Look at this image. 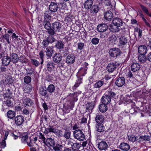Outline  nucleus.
Returning a JSON list of instances; mask_svg holds the SVG:
<instances>
[{
	"label": "nucleus",
	"instance_id": "obj_1",
	"mask_svg": "<svg viewBox=\"0 0 151 151\" xmlns=\"http://www.w3.org/2000/svg\"><path fill=\"white\" fill-rule=\"evenodd\" d=\"M73 136L74 138L80 141L84 140L85 138L84 134L82 130L80 129L74 131Z\"/></svg>",
	"mask_w": 151,
	"mask_h": 151
},
{
	"label": "nucleus",
	"instance_id": "obj_2",
	"mask_svg": "<svg viewBox=\"0 0 151 151\" xmlns=\"http://www.w3.org/2000/svg\"><path fill=\"white\" fill-rule=\"evenodd\" d=\"M68 147L73 150L78 149L80 147V145L78 143L75 142L73 139H70L67 141Z\"/></svg>",
	"mask_w": 151,
	"mask_h": 151
},
{
	"label": "nucleus",
	"instance_id": "obj_3",
	"mask_svg": "<svg viewBox=\"0 0 151 151\" xmlns=\"http://www.w3.org/2000/svg\"><path fill=\"white\" fill-rule=\"evenodd\" d=\"M109 53L111 57L116 58L120 55L121 51L118 48H113L109 50Z\"/></svg>",
	"mask_w": 151,
	"mask_h": 151
},
{
	"label": "nucleus",
	"instance_id": "obj_4",
	"mask_svg": "<svg viewBox=\"0 0 151 151\" xmlns=\"http://www.w3.org/2000/svg\"><path fill=\"white\" fill-rule=\"evenodd\" d=\"M77 93L74 92L73 93H70L67 97V99L70 103H73L76 102L78 99L77 98Z\"/></svg>",
	"mask_w": 151,
	"mask_h": 151
},
{
	"label": "nucleus",
	"instance_id": "obj_5",
	"mask_svg": "<svg viewBox=\"0 0 151 151\" xmlns=\"http://www.w3.org/2000/svg\"><path fill=\"white\" fill-rule=\"evenodd\" d=\"M119 46L123 47L124 46L127 45L128 42V39L125 36H119L118 39Z\"/></svg>",
	"mask_w": 151,
	"mask_h": 151
},
{
	"label": "nucleus",
	"instance_id": "obj_6",
	"mask_svg": "<svg viewBox=\"0 0 151 151\" xmlns=\"http://www.w3.org/2000/svg\"><path fill=\"white\" fill-rule=\"evenodd\" d=\"M21 101L23 104L26 106H30L32 105L33 102L32 100L28 98L26 96H24L22 98Z\"/></svg>",
	"mask_w": 151,
	"mask_h": 151
},
{
	"label": "nucleus",
	"instance_id": "obj_7",
	"mask_svg": "<svg viewBox=\"0 0 151 151\" xmlns=\"http://www.w3.org/2000/svg\"><path fill=\"white\" fill-rule=\"evenodd\" d=\"M59 3L57 2L56 1L55 2H52L50 4L49 6L50 10L52 12H56L58 8V5Z\"/></svg>",
	"mask_w": 151,
	"mask_h": 151
},
{
	"label": "nucleus",
	"instance_id": "obj_8",
	"mask_svg": "<svg viewBox=\"0 0 151 151\" xmlns=\"http://www.w3.org/2000/svg\"><path fill=\"white\" fill-rule=\"evenodd\" d=\"M125 80L123 77H119L116 78L115 82L116 85L118 87H122L125 84Z\"/></svg>",
	"mask_w": 151,
	"mask_h": 151
},
{
	"label": "nucleus",
	"instance_id": "obj_9",
	"mask_svg": "<svg viewBox=\"0 0 151 151\" xmlns=\"http://www.w3.org/2000/svg\"><path fill=\"white\" fill-rule=\"evenodd\" d=\"M118 67L116 63H109L107 66L106 69L109 72H112Z\"/></svg>",
	"mask_w": 151,
	"mask_h": 151
},
{
	"label": "nucleus",
	"instance_id": "obj_10",
	"mask_svg": "<svg viewBox=\"0 0 151 151\" xmlns=\"http://www.w3.org/2000/svg\"><path fill=\"white\" fill-rule=\"evenodd\" d=\"M15 123L17 126L21 125L24 122V117L21 115L17 116L15 118Z\"/></svg>",
	"mask_w": 151,
	"mask_h": 151
},
{
	"label": "nucleus",
	"instance_id": "obj_11",
	"mask_svg": "<svg viewBox=\"0 0 151 151\" xmlns=\"http://www.w3.org/2000/svg\"><path fill=\"white\" fill-rule=\"evenodd\" d=\"M75 60V57L72 54H69L67 56L66 59V63L68 64L73 63Z\"/></svg>",
	"mask_w": 151,
	"mask_h": 151
},
{
	"label": "nucleus",
	"instance_id": "obj_12",
	"mask_svg": "<svg viewBox=\"0 0 151 151\" xmlns=\"http://www.w3.org/2000/svg\"><path fill=\"white\" fill-rule=\"evenodd\" d=\"M112 22L113 24L119 27L122 26L124 23L122 19L118 17H115L112 20Z\"/></svg>",
	"mask_w": 151,
	"mask_h": 151
},
{
	"label": "nucleus",
	"instance_id": "obj_13",
	"mask_svg": "<svg viewBox=\"0 0 151 151\" xmlns=\"http://www.w3.org/2000/svg\"><path fill=\"white\" fill-rule=\"evenodd\" d=\"M49 132L57 133V129L56 128H54L53 126L50 125L49 127L45 128L44 132V133L45 134H47Z\"/></svg>",
	"mask_w": 151,
	"mask_h": 151
},
{
	"label": "nucleus",
	"instance_id": "obj_14",
	"mask_svg": "<svg viewBox=\"0 0 151 151\" xmlns=\"http://www.w3.org/2000/svg\"><path fill=\"white\" fill-rule=\"evenodd\" d=\"M62 56L60 53H56L53 57V62L55 63H60L62 60Z\"/></svg>",
	"mask_w": 151,
	"mask_h": 151
},
{
	"label": "nucleus",
	"instance_id": "obj_15",
	"mask_svg": "<svg viewBox=\"0 0 151 151\" xmlns=\"http://www.w3.org/2000/svg\"><path fill=\"white\" fill-rule=\"evenodd\" d=\"M105 94L107 96H109L111 99V98H115L116 96V93L114 92L113 89H109L106 91Z\"/></svg>",
	"mask_w": 151,
	"mask_h": 151
},
{
	"label": "nucleus",
	"instance_id": "obj_16",
	"mask_svg": "<svg viewBox=\"0 0 151 151\" xmlns=\"http://www.w3.org/2000/svg\"><path fill=\"white\" fill-rule=\"evenodd\" d=\"M108 26L105 24H99L97 27V30L99 32H104L108 28Z\"/></svg>",
	"mask_w": 151,
	"mask_h": 151
},
{
	"label": "nucleus",
	"instance_id": "obj_17",
	"mask_svg": "<svg viewBox=\"0 0 151 151\" xmlns=\"http://www.w3.org/2000/svg\"><path fill=\"white\" fill-rule=\"evenodd\" d=\"M52 27L55 32H59L61 29V25L59 22H55L52 23Z\"/></svg>",
	"mask_w": 151,
	"mask_h": 151
},
{
	"label": "nucleus",
	"instance_id": "obj_18",
	"mask_svg": "<svg viewBox=\"0 0 151 151\" xmlns=\"http://www.w3.org/2000/svg\"><path fill=\"white\" fill-rule=\"evenodd\" d=\"M111 100V99L110 97L106 95L104 93V95H103L101 98V100L102 103L104 104H109Z\"/></svg>",
	"mask_w": 151,
	"mask_h": 151
},
{
	"label": "nucleus",
	"instance_id": "obj_19",
	"mask_svg": "<svg viewBox=\"0 0 151 151\" xmlns=\"http://www.w3.org/2000/svg\"><path fill=\"white\" fill-rule=\"evenodd\" d=\"M55 64L52 61L47 62V63L46 67L47 70L51 72L54 70Z\"/></svg>",
	"mask_w": 151,
	"mask_h": 151
},
{
	"label": "nucleus",
	"instance_id": "obj_20",
	"mask_svg": "<svg viewBox=\"0 0 151 151\" xmlns=\"http://www.w3.org/2000/svg\"><path fill=\"white\" fill-rule=\"evenodd\" d=\"M131 67V70L134 72L139 70L141 68L140 65L139 64L137 63H133Z\"/></svg>",
	"mask_w": 151,
	"mask_h": 151
},
{
	"label": "nucleus",
	"instance_id": "obj_21",
	"mask_svg": "<svg viewBox=\"0 0 151 151\" xmlns=\"http://www.w3.org/2000/svg\"><path fill=\"white\" fill-rule=\"evenodd\" d=\"M39 93L41 95L45 97L48 98L49 97L47 90L46 88L44 87H41L40 88Z\"/></svg>",
	"mask_w": 151,
	"mask_h": 151
},
{
	"label": "nucleus",
	"instance_id": "obj_22",
	"mask_svg": "<svg viewBox=\"0 0 151 151\" xmlns=\"http://www.w3.org/2000/svg\"><path fill=\"white\" fill-rule=\"evenodd\" d=\"M113 17V14L110 11L106 12L104 13V17L107 20L111 21Z\"/></svg>",
	"mask_w": 151,
	"mask_h": 151
},
{
	"label": "nucleus",
	"instance_id": "obj_23",
	"mask_svg": "<svg viewBox=\"0 0 151 151\" xmlns=\"http://www.w3.org/2000/svg\"><path fill=\"white\" fill-rule=\"evenodd\" d=\"M138 51L140 54H145L147 52V47L145 45H141L139 47Z\"/></svg>",
	"mask_w": 151,
	"mask_h": 151
},
{
	"label": "nucleus",
	"instance_id": "obj_24",
	"mask_svg": "<svg viewBox=\"0 0 151 151\" xmlns=\"http://www.w3.org/2000/svg\"><path fill=\"white\" fill-rule=\"evenodd\" d=\"M119 147L121 149L124 151H127L130 149L129 145L126 143H121L119 145Z\"/></svg>",
	"mask_w": 151,
	"mask_h": 151
},
{
	"label": "nucleus",
	"instance_id": "obj_25",
	"mask_svg": "<svg viewBox=\"0 0 151 151\" xmlns=\"http://www.w3.org/2000/svg\"><path fill=\"white\" fill-rule=\"evenodd\" d=\"M93 4L92 0H87L84 2V6L86 9H89L92 7Z\"/></svg>",
	"mask_w": 151,
	"mask_h": 151
},
{
	"label": "nucleus",
	"instance_id": "obj_26",
	"mask_svg": "<svg viewBox=\"0 0 151 151\" xmlns=\"http://www.w3.org/2000/svg\"><path fill=\"white\" fill-rule=\"evenodd\" d=\"M96 131L100 132H104L105 127L102 123H97L96 126Z\"/></svg>",
	"mask_w": 151,
	"mask_h": 151
},
{
	"label": "nucleus",
	"instance_id": "obj_27",
	"mask_svg": "<svg viewBox=\"0 0 151 151\" xmlns=\"http://www.w3.org/2000/svg\"><path fill=\"white\" fill-rule=\"evenodd\" d=\"M53 48L51 47H47L45 49V52L46 55L49 57H51L53 52Z\"/></svg>",
	"mask_w": 151,
	"mask_h": 151
},
{
	"label": "nucleus",
	"instance_id": "obj_28",
	"mask_svg": "<svg viewBox=\"0 0 151 151\" xmlns=\"http://www.w3.org/2000/svg\"><path fill=\"white\" fill-rule=\"evenodd\" d=\"M11 60L14 63H16L19 60L18 55L15 53H12L11 55Z\"/></svg>",
	"mask_w": 151,
	"mask_h": 151
},
{
	"label": "nucleus",
	"instance_id": "obj_29",
	"mask_svg": "<svg viewBox=\"0 0 151 151\" xmlns=\"http://www.w3.org/2000/svg\"><path fill=\"white\" fill-rule=\"evenodd\" d=\"M107 144L105 142L102 141L98 144V147L100 150H105L107 147Z\"/></svg>",
	"mask_w": 151,
	"mask_h": 151
},
{
	"label": "nucleus",
	"instance_id": "obj_30",
	"mask_svg": "<svg viewBox=\"0 0 151 151\" xmlns=\"http://www.w3.org/2000/svg\"><path fill=\"white\" fill-rule=\"evenodd\" d=\"M2 64L4 65H9L10 62L11 60L9 57L5 56L2 59Z\"/></svg>",
	"mask_w": 151,
	"mask_h": 151
},
{
	"label": "nucleus",
	"instance_id": "obj_31",
	"mask_svg": "<svg viewBox=\"0 0 151 151\" xmlns=\"http://www.w3.org/2000/svg\"><path fill=\"white\" fill-rule=\"evenodd\" d=\"M119 27L117 26L115 24H110L109 29L112 32H117L119 31L120 29Z\"/></svg>",
	"mask_w": 151,
	"mask_h": 151
},
{
	"label": "nucleus",
	"instance_id": "obj_32",
	"mask_svg": "<svg viewBox=\"0 0 151 151\" xmlns=\"http://www.w3.org/2000/svg\"><path fill=\"white\" fill-rule=\"evenodd\" d=\"M95 120L97 123H102L104 120V116L101 114L97 115Z\"/></svg>",
	"mask_w": 151,
	"mask_h": 151
},
{
	"label": "nucleus",
	"instance_id": "obj_33",
	"mask_svg": "<svg viewBox=\"0 0 151 151\" xmlns=\"http://www.w3.org/2000/svg\"><path fill=\"white\" fill-rule=\"evenodd\" d=\"M14 82L13 78L11 76H7L6 79L4 81V83L5 84H12Z\"/></svg>",
	"mask_w": 151,
	"mask_h": 151
},
{
	"label": "nucleus",
	"instance_id": "obj_34",
	"mask_svg": "<svg viewBox=\"0 0 151 151\" xmlns=\"http://www.w3.org/2000/svg\"><path fill=\"white\" fill-rule=\"evenodd\" d=\"M37 137H33V139L29 138V141L27 142V144L28 145L29 147L33 146L34 144L35 143V142L37 141Z\"/></svg>",
	"mask_w": 151,
	"mask_h": 151
},
{
	"label": "nucleus",
	"instance_id": "obj_35",
	"mask_svg": "<svg viewBox=\"0 0 151 151\" xmlns=\"http://www.w3.org/2000/svg\"><path fill=\"white\" fill-rule=\"evenodd\" d=\"M87 69L86 68L81 67L79 70L78 74L80 76H83L87 73Z\"/></svg>",
	"mask_w": 151,
	"mask_h": 151
},
{
	"label": "nucleus",
	"instance_id": "obj_36",
	"mask_svg": "<svg viewBox=\"0 0 151 151\" xmlns=\"http://www.w3.org/2000/svg\"><path fill=\"white\" fill-rule=\"evenodd\" d=\"M46 145L47 144H49L50 146H54L55 144V142L53 139L51 138H47L45 140Z\"/></svg>",
	"mask_w": 151,
	"mask_h": 151
},
{
	"label": "nucleus",
	"instance_id": "obj_37",
	"mask_svg": "<svg viewBox=\"0 0 151 151\" xmlns=\"http://www.w3.org/2000/svg\"><path fill=\"white\" fill-rule=\"evenodd\" d=\"M150 136L148 135H145L144 136H141L139 137V139L138 140V142H140L141 141H149L150 140Z\"/></svg>",
	"mask_w": 151,
	"mask_h": 151
},
{
	"label": "nucleus",
	"instance_id": "obj_38",
	"mask_svg": "<svg viewBox=\"0 0 151 151\" xmlns=\"http://www.w3.org/2000/svg\"><path fill=\"white\" fill-rule=\"evenodd\" d=\"M32 89V86L30 84L27 85L25 86L24 89V91L26 93H29Z\"/></svg>",
	"mask_w": 151,
	"mask_h": 151
},
{
	"label": "nucleus",
	"instance_id": "obj_39",
	"mask_svg": "<svg viewBox=\"0 0 151 151\" xmlns=\"http://www.w3.org/2000/svg\"><path fill=\"white\" fill-rule=\"evenodd\" d=\"M99 108L101 112H105L107 110V106L106 104L102 103L100 105Z\"/></svg>",
	"mask_w": 151,
	"mask_h": 151
},
{
	"label": "nucleus",
	"instance_id": "obj_40",
	"mask_svg": "<svg viewBox=\"0 0 151 151\" xmlns=\"http://www.w3.org/2000/svg\"><path fill=\"white\" fill-rule=\"evenodd\" d=\"M104 84V81L102 80L98 81H97L94 84V88H99L101 87Z\"/></svg>",
	"mask_w": 151,
	"mask_h": 151
},
{
	"label": "nucleus",
	"instance_id": "obj_41",
	"mask_svg": "<svg viewBox=\"0 0 151 151\" xmlns=\"http://www.w3.org/2000/svg\"><path fill=\"white\" fill-rule=\"evenodd\" d=\"M7 114L8 117L10 119L13 118L15 116V113L14 111L12 110L8 111L7 112Z\"/></svg>",
	"mask_w": 151,
	"mask_h": 151
},
{
	"label": "nucleus",
	"instance_id": "obj_42",
	"mask_svg": "<svg viewBox=\"0 0 151 151\" xmlns=\"http://www.w3.org/2000/svg\"><path fill=\"white\" fill-rule=\"evenodd\" d=\"M90 10L91 13H96L99 10V7L97 5H93L91 7Z\"/></svg>",
	"mask_w": 151,
	"mask_h": 151
},
{
	"label": "nucleus",
	"instance_id": "obj_43",
	"mask_svg": "<svg viewBox=\"0 0 151 151\" xmlns=\"http://www.w3.org/2000/svg\"><path fill=\"white\" fill-rule=\"evenodd\" d=\"M53 149L55 151H60L62 150V148L63 146L62 145H59V144H56L55 146H52Z\"/></svg>",
	"mask_w": 151,
	"mask_h": 151
},
{
	"label": "nucleus",
	"instance_id": "obj_44",
	"mask_svg": "<svg viewBox=\"0 0 151 151\" xmlns=\"http://www.w3.org/2000/svg\"><path fill=\"white\" fill-rule=\"evenodd\" d=\"M1 37L4 41L5 40L9 44H10V42L9 39L10 35L8 34H6L4 35H2L1 36Z\"/></svg>",
	"mask_w": 151,
	"mask_h": 151
},
{
	"label": "nucleus",
	"instance_id": "obj_45",
	"mask_svg": "<svg viewBox=\"0 0 151 151\" xmlns=\"http://www.w3.org/2000/svg\"><path fill=\"white\" fill-rule=\"evenodd\" d=\"M47 90L50 93L54 92L55 90V87L54 85L51 84L47 88Z\"/></svg>",
	"mask_w": 151,
	"mask_h": 151
},
{
	"label": "nucleus",
	"instance_id": "obj_46",
	"mask_svg": "<svg viewBox=\"0 0 151 151\" xmlns=\"http://www.w3.org/2000/svg\"><path fill=\"white\" fill-rule=\"evenodd\" d=\"M128 139L129 141L134 142L137 141L138 142L139 139H137L136 137L133 135H129L128 137Z\"/></svg>",
	"mask_w": 151,
	"mask_h": 151
},
{
	"label": "nucleus",
	"instance_id": "obj_47",
	"mask_svg": "<svg viewBox=\"0 0 151 151\" xmlns=\"http://www.w3.org/2000/svg\"><path fill=\"white\" fill-rule=\"evenodd\" d=\"M43 25L45 28L47 29H50L51 28V23L49 21H43Z\"/></svg>",
	"mask_w": 151,
	"mask_h": 151
},
{
	"label": "nucleus",
	"instance_id": "obj_48",
	"mask_svg": "<svg viewBox=\"0 0 151 151\" xmlns=\"http://www.w3.org/2000/svg\"><path fill=\"white\" fill-rule=\"evenodd\" d=\"M29 140V138H28V136L27 135H23L22 137L21 141L22 142L24 143L27 144V142H28Z\"/></svg>",
	"mask_w": 151,
	"mask_h": 151
},
{
	"label": "nucleus",
	"instance_id": "obj_49",
	"mask_svg": "<svg viewBox=\"0 0 151 151\" xmlns=\"http://www.w3.org/2000/svg\"><path fill=\"white\" fill-rule=\"evenodd\" d=\"M71 132L69 131L66 130L65 131L63 137L66 139H68L70 138Z\"/></svg>",
	"mask_w": 151,
	"mask_h": 151
},
{
	"label": "nucleus",
	"instance_id": "obj_50",
	"mask_svg": "<svg viewBox=\"0 0 151 151\" xmlns=\"http://www.w3.org/2000/svg\"><path fill=\"white\" fill-rule=\"evenodd\" d=\"M145 55V54H140L139 56V60L141 62H145L146 60V58Z\"/></svg>",
	"mask_w": 151,
	"mask_h": 151
},
{
	"label": "nucleus",
	"instance_id": "obj_51",
	"mask_svg": "<svg viewBox=\"0 0 151 151\" xmlns=\"http://www.w3.org/2000/svg\"><path fill=\"white\" fill-rule=\"evenodd\" d=\"M85 107L86 109V111H89V110H92L94 108V106L92 103H87L85 105Z\"/></svg>",
	"mask_w": 151,
	"mask_h": 151
},
{
	"label": "nucleus",
	"instance_id": "obj_52",
	"mask_svg": "<svg viewBox=\"0 0 151 151\" xmlns=\"http://www.w3.org/2000/svg\"><path fill=\"white\" fill-rule=\"evenodd\" d=\"M51 17L50 15L48 14L47 12L44 13V21H48L51 19Z\"/></svg>",
	"mask_w": 151,
	"mask_h": 151
},
{
	"label": "nucleus",
	"instance_id": "obj_53",
	"mask_svg": "<svg viewBox=\"0 0 151 151\" xmlns=\"http://www.w3.org/2000/svg\"><path fill=\"white\" fill-rule=\"evenodd\" d=\"M57 48L60 50L63 47V44L61 41H59L58 42L56 45Z\"/></svg>",
	"mask_w": 151,
	"mask_h": 151
},
{
	"label": "nucleus",
	"instance_id": "obj_54",
	"mask_svg": "<svg viewBox=\"0 0 151 151\" xmlns=\"http://www.w3.org/2000/svg\"><path fill=\"white\" fill-rule=\"evenodd\" d=\"M24 81L25 83L28 84L30 83L31 81V78L29 76H26L24 78Z\"/></svg>",
	"mask_w": 151,
	"mask_h": 151
},
{
	"label": "nucleus",
	"instance_id": "obj_55",
	"mask_svg": "<svg viewBox=\"0 0 151 151\" xmlns=\"http://www.w3.org/2000/svg\"><path fill=\"white\" fill-rule=\"evenodd\" d=\"M49 43H52L55 41V39L52 36L49 35L46 39Z\"/></svg>",
	"mask_w": 151,
	"mask_h": 151
},
{
	"label": "nucleus",
	"instance_id": "obj_56",
	"mask_svg": "<svg viewBox=\"0 0 151 151\" xmlns=\"http://www.w3.org/2000/svg\"><path fill=\"white\" fill-rule=\"evenodd\" d=\"M82 79H78L77 82L76 83L74 86L73 87V89H75L76 88L78 87L79 85L82 83L81 81Z\"/></svg>",
	"mask_w": 151,
	"mask_h": 151
},
{
	"label": "nucleus",
	"instance_id": "obj_57",
	"mask_svg": "<svg viewBox=\"0 0 151 151\" xmlns=\"http://www.w3.org/2000/svg\"><path fill=\"white\" fill-rule=\"evenodd\" d=\"M31 60L32 64L36 67H37L40 65V63L37 60L32 59Z\"/></svg>",
	"mask_w": 151,
	"mask_h": 151
},
{
	"label": "nucleus",
	"instance_id": "obj_58",
	"mask_svg": "<svg viewBox=\"0 0 151 151\" xmlns=\"http://www.w3.org/2000/svg\"><path fill=\"white\" fill-rule=\"evenodd\" d=\"M91 42L94 45H97L99 42V39L97 38L94 37L92 39Z\"/></svg>",
	"mask_w": 151,
	"mask_h": 151
},
{
	"label": "nucleus",
	"instance_id": "obj_59",
	"mask_svg": "<svg viewBox=\"0 0 151 151\" xmlns=\"http://www.w3.org/2000/svg\"><path fill=\"white\" fill-rule=\"evenodd\" d=\"M39 138L42 139V140L43 142L45 144H46L45 142V139L46 138L44 137V136L42 134L41 132L39 133Z\"/></svg>",
	"mask_w": 151,
	"mask_h": 151
},
{
	"label": "nucleus",
	"instance_id": "obj_60",
	"mask_svg": "<svg viewBox=\"0 0 151 151\" xmlns=\"http://www.w3.org/2000/svg\"><path fill=\"white\" fill-rule=\"evenodd\" d=\"M49 43L46 39L43 40L42 43V47L44 48L47 47Z\"/></svg>",
	"mask_w": 151,
	"mask_h": 151
},
{
	"label": "nucleus",
	"instance_id": "obj_61",
	"mask_svg": "<svg viewBox=\"0 0 151 151\" xmlns=\"http://www.w3.org/2000/svg\"><path fill=\"white\" fill-rule=\"evenodd\" d=\"M47 32L50 34L49 35H51L52 36L53 35H54L55 33V31L52 28L51 29L50 28V29H47Z\"/></svg>",
	"mask_w": 151,
	"mask_h": 151
},
{
	"label": "nucleus",
	"instance_id": "obj_62",
	"mask_svg": "<svg viewBox=\"0 0 151 151\" xmlns=\"http://www.w3.org/2000/svg\"><path fill=\"white\" fill-rule=\"evenodd\" d=\"M140 6L143 11L147 14H148V9L143 5L140 4Z\"/></svg>",
	"mask_w": 151,
	"mask_h": 151
},
{
	"label": "nucleus",
	"instance_id": "obj_63",
	"mask_svg": "<svg viewBox=\"0 0 151 151\" xmlns=\"http://www.w3.org/2000/svg\"><path fill=\"white\" fill-rule=\"evenodd\" d=\"M84 43L82 42H79L77 44L78 48L80 50H82L84 47Z\"/></svg>",
	"mask_w": 151,
	"mask_h": 151
},
{
	"label": "nucleus",
	"instance_id": "obj_64",
	"mask_svg": "<svg viewBox=\"0 0 151 151\" xmlns=\"http://www.w3.org/2000/svg\"><path fill=\"white\" fill-rule=\"evenodd\" d=\"M126 74V76L129 78H131L133 77V74L132 73L131 71L129 70L127 71Z\"/></svg>",
	"mask_w": 151,
	"mask_h": 151
}]
</instances>
